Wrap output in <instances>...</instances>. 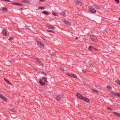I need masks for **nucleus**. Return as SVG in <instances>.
Instances as JSON below:
<instances>
[{"mask_svg":"<svg viewBox=\"0 0 120 120\" xmlns=\"http://www.w3.org/2000/svg\"><path fill=\"white\" fill-rule=\"evenodd\" d=\"M90 38L94 42H96L98 41V39L97 37L93 35H91Z\"/></svg>","mask_w":120,"mask_h":120,"instance_id":"1","label":"nucleus"},{"mask_svg":"<svg viewBox=\"0 0 120 120\" xmlns=\"http://www.w3.org/2000/svg\"><path fill=\"white\" fill-rule=\"evenodd\" d=\"M64 95H58L57 97V99L59 101H61L64 98Z\"/></svg>","mask_w":120,"mask_h":120,"instance_id":"2","label":"nucleus"},{"mask_svg":"<svg viewBox=\"0 0 120 120\" xmlns=\"http://www.w3.org/2000/svg\"><path fill=\"white\" fill-rule=\"evenodd\" d=\"M110 93L115 96L118 97H120V94L118 93H116L115 92H114L113 91H110Z\"/></svg>","mask_w":120,"mask_h":120,"instance_id":"3","label":"nucleus"},{"mask_svg":"<svg viewBox=\"0 0 120 120\" xmlns=\"http://www.w3.org/2000/svg\"><path fill=\"white\" fill-rule=\"evenodd\" d=\"M110 93L115 96L118 97H120V94L118 93H116L115 92H114L113 91H110Z\"/></svg>","mask_w":120,"mask_h":120,"instance_id":"4","label":"nucleus"},{"mask_svg":"<svg viewBox=\"0 0 120 120\" xmlns=\"http://www.w3.org/2000/svg\"><path fill=\"white\" fill-rule=\"evenodd\" d=\"M110 93L115 96L118 97H120V94L118 93H116L115 92H114L113 91H110Z\"/></svg>","mask_w":120,"mask_h":120,"instance_id":"5","label":"nucleus"},{"mask_svg":"<svg viewBox=\"0 0 120 120\" xmlns=\"http://www.w3.org/2000/svg\"><path fill=\"white\" fill-rule=\"evenodd\" d=\"M37 43L38 45H39V46H40L41 48H43L44 47V44L42 43L37 41Z\"/></svg>","mask_w":120,"mask_h":120,"instance_id":"6","label":"nucleus"},{"mask_svg":"<svg viewBox=\"0 0 120 120\" xmlns=\"http://www.w3.org/2000/svg\"><path fill=\"white\" fill-rule=\"evenodd\" d=\"M77 97L78 98L82 99L83 98V96L80 94L78 93L76 95Z\"/></svg>","mask_w":120,"mask_h":120,"instance_id":"7","label":"nucleus"},{"mask_svg":"<svg viewBox=\"0 0 120 120\" xmlns=\"http://www.w3.org/2000/svg\"><path fill=\"white\" fill-rule=\"evenodd\" d=\"M7 31L6 29H4L3 30L2 33L3 34L5 35H6L7 34Z\"/></svg>","mask_w":120,"mask_h":120,"instance_id":"8","label":"nucleus"},{"mask_svg":"<svg viewBox=\"0 0 120 120\" xmlns=\"http://www.w3.org/2000/svg\"><path fill=\"white\" fill-rule=\"evenodd\" d=\"M90 10L91 12L95 13L96 12V10L93 8H90Z\"/></svg>","mask_w":120,"mask_h":120,"instance_id":"9","label":"nucleus"},{"mask_svg":"<svg viewBox=\"0 0 120 120\" xmlns=\"http://www.w3.org/2000/svg\"><path fill=\"white\" fill-rule=\"evenodd\" d=\"M75 4L76 5L79 4L80 5H82V2L79 1H77L75 2Z\"/></svg>","mask_w":120,"mask_h":120,"instance_id":"10","label":"nucleus"},{"mask_svg":"<svg viewBox=\"0 0 120 120\" xmlns=\"http://www.w3.org/2000/svg\"><path fill=\"white\" fill-rule=\"evenodd\" d=\"M64 22L65 24H66L69 26L71 25L70 22L66 21L65 20L64 21Z\"/></svg>","mask_w":120,"mask_h":120,"instance_id":"11","label":"nucleus"},{"mask_svg":"<svg viewBox=\"0 0 120 120\" xmlns=\"http://www.w3.org/2000/svg\"><path fill=\"white\" fill-rule=\"evenodd\" d=\"M22 2L23 3H29L30 2V1L28 0H22Z\"/></svg>","mask_w":120,"mask_h":120,"instance_id":"12","label":"nucleus"},{"mask_svg":"<svg viewBox=\"0 0 120 120\" xmlns=\"http://www.w3.org/2000/svg\"><path fill=\"white\" fill-rule=\"evenodd\" d=\"M42 80L44 81V82L46 83V82H48L46 78L45 77H43L42 78Z\"/></svg>","mask_w":120,"mask_h":120,"instance_id":"13","label":"nucleus"},{"mask_svg":"<svg viewBox=\"0 0 120 120\" xmlns=\"http://www.w3.org/2000/svg\"><path fill=\"white\" fill-rule=\"evenodd\" d=\"M47 27L49 29H54L55 28L54 26H53L51 25H50L47 26Z\"/></svg>","mask_w":120,"mask_h":120,"instance_id":"14","label":"nucleus"},{"mask_svg":"<svg viewBox=\"0 0 120 120\" xmlns=\"http://www.w3.org/2000/svg\"><path fill=\"white\" fill-rule=\"evenodd\" d=\"M0 98L5 101H7V99L5 97L3 96L2 95L1 97Z\"/></svg>","mask_w":120,"mask_h":120,"instance_id":"15","label":"nucleus"},{"mask_svg":"<svg viewBox=\"0 0 120 120\" xmlns=\"http://www.w3.org/2000/svg\"><path fill=\"white\" fill-rule=\"evenodd\" d=\"M39 82L41 85L42 86H43L45 85L46 84V83L45 82H43L41 80L39 81Z\"/></svg>","mask_w":120,"mask_h":120,"instance_id":"16","label":"nucleus"},{"mask_svg":"<svg viewBox=\"0 0 120 120\" xmlns=\"http://www.w3.org/2000/svg\"><path fill=\"white\" fill-rule=\"evenodd\" d=\"M113 113L116 115L120 117V113H119L116 112H113Z\"/></svg>","mask_w":120,"mask_h":120,"instance_id":"17","label":"nucleus"},{"mask_svg":"<svg viewBox=\"0 0 120 120\" xmlns=\"http://www.w3.org/2000/svg\"><path fill=\"white\" fill-rule=\"evenodd\" d=\"M82 99L84 101L87 102H88L89 101V100L88 99L83 98Z\"/></svg>","mask_w":120,"mask_h":120,"instance_id":"18","label":"nucleus"},{"mask_svg":"<svg viewBox=\"0 0 120 120\" xmlns=\"http://www.w3.org/2000/svg\"><path fill=\"white\" fill-rule=\"evenodd\" d=\"M59 14L63 16H65V12L63 11H62V12L59 13Z\"/></svg>","mask_w":120,"mask_h":120,"instance_id":"19","label":"nucleus"},{"mask_svg":"<svg viewBox=\"0 0 120 120\" xmlns=\"http://www.w3.org/2000/svg\"><path fill=\"white\" fill-rule=\"evenodd\" d=\"M52 13L53 15L55 16H58V13H56V12L53 11L52 12Z\"/></svg>","mask_w":120,"mask_h":120,"instance_id":"20","label":"nucleus"},{"mask_svg":"<svg viewBox=\"0 0 120 120\" xmlns=\"http://www.w3.org/2000/svg\"><path fill=\"white\" fill-rule=\"evenodd\" d=\"M27 26L25 24H24L22 26V28L23 29H27Z\"/></svg>","mask_w":120,"mask_h":120,"instance_id":"21","label":"nucleus"},{"mask_svg":"<svg viewBox=\"0 0 120 120\" xmlns=\"http://www.w3.org/2000/svg\"><path fill=\"white\" fill-rule=\"evenodd\" d=\"M37 61L41 65H43V63L41 61H39L38 59H37Z\"/></svg>","mask_w":120,"mask_h":120,"instance_id":"22","label":"nucleus"},{"mask_svg":"<svg viewBox=\"0 0 120 120\" xmlns=\"http://www.w3.org/2000/svg\"><path fill=\"white\" fill-rule=\"evenodd\" d=\"M4 80H5L6 82H8V84H11V82H9L6 79L4 78Z\"/></svg>","mask_w":120,"mask_h":120,"instance_id":"23","label":"nucleus"},{"mask_svg":"<svg viewBox=\"0 0 120 120\" xmlns=\"http://www.w3.org/2000/svg\"><path fill=\"white\" fill-rule=\"evenodd\" d=\"M116 82L120 85V81L117 79L116 80Z\"/></svg>","mask_w":120,"mask_h":120,"instance_id":"24","label":"nucleus"},{"mask_svg":"<svg viewBox=\"0 0 120 120\" xmlns=\"http://www.w3.org/2000/svg\"><path fill=\"white\" fill-rule=\"evenodd\" d=\"M42 13L46 15H47L48 14V12L47 11H42Z\"/></svg>","mask_w":120,"mask_h":120,"instance_id":"25","label":"nucleus"},{"mask_svg":"<svg viewBox=\"0 0 120 120\" xmlns=\"http://www.w3.org/2000/svg\"><path fill=\"white\" fill-rule=\"evenodd\" d=\"M92 91L95 92L96 93H99V91L97 90L92 89Z\"/></svg>","mask_w":120,"mask_h":120,"instance_id":"26","label":"nucleus"},{"mask_svg":"<svg viewBox=\"0 0 120 120\" xmlns=\"http://www.w3.org/2000/svg\"><path fill=\"white\" fill-rule=\"evenodd\" d=\"M47 31L48 32H52V33H55V31H54L53 30H48Z\"/></svg>","mask_w":120,"mask_h":120,"instance_id":"27","label":"nucleus"},{"mask_svg":"<svg viewBox=\"0 0 120 120\" xmlns=\"http://www.w3.org/2000/svg\"><path fill=\"white\" fill-rule=\"evenodd\" d=\"M93 47L92 46H90L89 47V49L90 50L92 51V49H93Z\"/></svg>","mask_w":120,"mask_h":120,"instance_id":"28","label":"nucleus"},{"mask_svg":"<svg viewBox=\"0 0 120 120\" xmlns=\"http://www.w3.org/2000/svg\"><path fill=\"white\" fill-rule=\"evenodd\" d=\"M13 4L16 5H20V6H21V5H22V4H18L16 3H13Z\"/></svg>","mask_w":120,"mask_h":120,"instance_id":"29","label":"nucleus"},{"mask_svg":"<svg viewBox=\"0 0 120 120\" xmlns=\"http://www.w3.org/2000/svg\"><path fill=\"white\" fill-rule=\"evenodd\" d=\"M67 74L68 75L70 76V77H72V76L73 75V74L68 73Z\"/></svg>","mask_w":120,"mask_h":120,"instance_id":"30","label":"nucleus"},{"mask_svg":"<svg viewBox=\"0 0 120 120\" xmlns=\"http://www.w3.org/2000/svg\"><path fill=\"white\" fill-rule=\"evenodd\" d=\"M95 7L97 9H100V8H101L99 6H98L96 5L95 6Z\"/></svg>","mask_w":120,"mask_h":120,"instance_id":"31","label":"nucleus"},{"mask_svg":"<svg viewBox=\"0 0 120 120\" xmlns=\"http://www.w3.org/2000/svg\"><path fill=\"white\" fill-rule=\"evenodd\" d=\"M7 8L4 7H3L2 9V10L3 11H7Z\"/></svg>","mask_w":120,"mask_h":120,"instance_id":"32","label":"nucleus"},{"mask_svg":"<svg viewBox=\"0 0 120 120\" xmlns=\"http://www.w3.org/2000/svg\"><path fill=\"white\" fill-rule=\"evenodd\" d=\"M107 109H109V110H112L113 109L112 108H110V107H108L107 108Z\"/></svg>","mask_w":120,"mask_h":120,"instance_id":"33","label":"nucleus"},{"mask_svg":"<svg viewBox=\"0 0 120 120\" xmlns=\"http://www.w3.org/2000/svg\"><path fill=\"white\" fill-rule=\"evenodd\" d=\"M72 77L76 79L77 78V76L73 74V75L72 76Z\"/></svg>","mask_w":120,"mask_h":120,"instance_id":"34","label":"nucleus"},{"mask_svg":"<svg viewBox=\"0 0 120 120\" xmlns=\"http://www.w3.org/2000/svg\"><path fill=\"white\" fill-rule=\"evenodd\" d=\"M107 88L109 90H111L112 89V87L110 86H108L107 87Z\"/></svg>","mask_w":120,"mask_h":120,"instance_id":"35","label":"nucleus"},{"mask_svg":"<svg viewBox=\"0 0 120 120\" xmlns=\"http://www.w3.org/2000/svg\"><path fill=\"white\" fill-rule=\"evenodd\" d=\"M38 9H44V7H40L38 8Z\"/></svg>","mask_w":120,"mask_h":120,"instance_id":"36","label":"nucleus"},{"mask_svg":"<svg viewBox=\"0 0 120 120\" xmlns=\"http://www.w3.org/2000/svg\"><path fill=\"white\" fill-rule=\"evenodd\" d=\"M10 40H13L14 39V38L13 37H10L9 38Z\"/></svg>","mask_w":120,"mask_h":120,"instance_id":"37","label":"nucleus"},{"mask_svg":"<svg viewBox=\"0 0 120 120\" xmlns=\"http://www.w3.org/2000/svg\"><path fill=\"white\" fill-rule=\"evenodd\" d=\"M115 1L117 3H118L119 2V0H115Z\"/></svg>","mask_w":120,"mask_h":120,"instance_id":"38","label":"nucleus"},{"mask_svg":"<svg viewBox=\"0 0 120 120\" xmlns=\"http://www.w3.org/2000/svg\"><path fill=\"white\" fill-rule=\"evenodd\" d=\"M42 73L43 74L45 75L46 76H47V74L45 73L44 72H42Z\"/></svg>","mask_w":120,"mask_h":120,"instance_id":"39","label":"nucleus"},{"mask_svg":"<svg viewBox=\"0 0 120 120\" xmlns=\"http://www.w3.org/2000/svg\"><path fill=\"white\" fill-rule=\"evenodd\" d=\"M55 52H54V53H52V54L51 55L52 56H54V55L55 56Z\"/></svg>","mask_w":120,"mask_h":120,"instance_id":"40","label":"nucleus"},{"mask_svg":"<svg viewBox=\"0 0 120 120\" xmlns=\"http://www.w3.org/2000/svg\"><path fill=\"white\" fill-rule=\"evenodd\" d=\"M60 69H61V70H62L63 71H64V69H63V68H60Z\"/></svg>","mask_w":120,"mask_h":120,"instance_id":"41","label":"nucleus"},{"mask_svg":"<svg viewBox=\"0 0 120 120\" xmlns=\"http://www.w3.org/2000/svg\"><path fill=\"white\" fill-rule=\"evenodd\" d=\"M82 71L84 73H85L86 72V71Z\"/></svg>","mask_w":120,"mask_h":120,"instance_id":"42","label":"nucleus"},{"mask_svg":"<svg viewBox=\"0 0 120 120\" xmlns=\"http://www.w3.org/2000/svg\"><path fill=\"white\" fill-rule=\"evenodd\" d=\"M2 96V95H1L0 94V97L1 98V97Z\"/></svg>","mask_w":120,"mask_h":120,"instance_id":"43","label":"nucleus"},{"mask_svg":"<svg viewBox=\"0 0 120 120\" xmlns=\"http://www.w3.org/2000/svg\"><path fill=\"white\" fill-rule=\"evenodd\" d=\"M12 111L13 112H15V111Z\"/></svg>","mask_w":120,"mask_h":120,"instance_id":"44","label":"nucleus"},{"mask_svg":"<svg viewBox=\"0 0 120 120\" xmlns=\"http://www.w3.org/2000/svg\"><path fill=\"white\" fill-rule=\"evenodd\" d=\"M76 39H78V37H76Z\"/></svg>","mask_w":120,"mask_h":120,"instance_id":"45","label":"nucleus"},{"mask_svg":"<svg viewBox=\"0 0 120 120\" xmlns=\"http://www.w3.org/2000/svg\"><path fill=\"white\" fill-rule=\"evenodd\" d=\"M119 19L120 20V17L119 18Z\"/></svg>","mask_w":120,"mask_h":120,"instance_id":"46","label":"nucleus"}]
</instances>
